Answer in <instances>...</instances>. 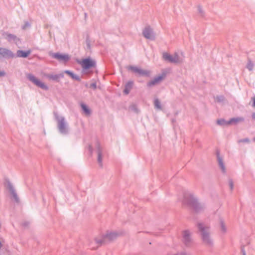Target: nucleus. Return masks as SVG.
Here are the masks:
<instances>
[{
  "mask_svg": "<svg viewBox=\"0 0 255 255\" xmlns=\"http://www.w3.org/2000/svg\"><path fill=\"white\" fill-rule=\"evenodd\" d=\"M116 236L117 234L115 233L100 234L95 237L94 239H89L87 242V245L91 250H97L107 242L113 240Z\"/></svg>",
  "mask_w": 255,
  "mask_h": 255,
  "instance_id": "f257e3e1",
  "label": "nucleus"
},
{
  "mask_svg": "<svg viewBox=\"0 0 255 255\" xmlns=\"http://www.w3.org/2000/svg\"><path fill=\"white\" fill-rule=\"evenodd\" d=\"M197 226L198 233L203 243L207 245H212L213 240L211 235L210 227L202 223H198Z\"/></svg>",
  "mask_w": 255,
  "mask_h": 255,
  "instance_id": "f03ea898",
  "label": "nucleus"
},
{
  "mask_svg": "<svg viewBox=\"0 0 255 255\" xmlns=\"http://www.w3.org/2000/svg\"><path fill=\"white\" fill-rule=\"evenodd\" d=\"M184 202L188 205L195 211H197L201 208L197 199L192 196H188L185 198Z\"/></svg>",
  "mask_w": 255,
  "mask_h": 255,
  "instance_id": "7ed1b4c3",
  "label": "nucleus"
},
{
  "mask_svg": "<svg viewBox=\"0 0 255 255\" xmlns=\"http://www.w3.org/2000/svg\"><path fill=\"white\" fill-rule=\"evenodd\" d=\"M163 57L165 60L171 63H177L182 61V60L176 54L171 55L167 53H165L163 54Z\"/></svg>",
  "mask_w": 255,
  "mask_h": 255,
  "instance_id": "20e7f679",
  "label": "nucleus"
},
{
  "mask_svg": "<svg viewBox=\"0 0 255 255\" xmlns=\"http://www.w3.org/2000/svg\"><path fill=\"white\" fill-rule=\"evenodd\" d=\"M27 77L30 81H31L37 87H39L44 90L48 89V87L46 85H45L43 83L39 81L33 75L29 74L27 76Z\"/></svg>",
  "mask_w": 255,
  "mask_h": 255,
  "instance_id": "39448f33",
  "label": "nucleus"
},
{
  "mask_svg": "<svg viewBox=\"0 0 255 255\" xmlns=\"http://www.w3.org/2000/svg\"><path fill=\"white\" fill-rule=\"evenodd\" d=\"M128 69L129 70H131L133 72L137 73L139 75L148 76L150 74V72L149 71L143 70L135 66H128Z\"/></svg>",
  "mask_w": 255,
  "mask_h": 255,
  "instance_id": "423d86ee",
  "label": "nucleus"
},
{
  "mask_svg": "<svg viewBox=\"0 0 255 255\" xmlns=\"http://www.w3.org/2000/svg\"><path fill=\"white\" fill-rule=\"evenodd\" d=\"M80 64L85 69H89L95 65L94 62L90 59H83L80 62Z\"/></svg>",
  "mask_w": 255,
  "mask_h": 255,
  "instance_id": "0eeeda50",
  "label": "nucleus"
},
{
  "mask_svg": "<svg viewBox=\"0 0 255 255\" xmlns=\"http://www.w3.org/2000/svg\"><path fill=\"white\" fill-rule=\"evenodd\" d=\"M144 36L147 39H150L152 37V30L150 27H146L143 31Z\"/></svg>",
  "mask_w": 255,
  "mask_h": 255,
  "instance_id": "6e6552de",
  "label": "nucleus"
},
{
  "mask_svg": "<svg viewBox=\"0 0 255 255\" xmlns=\"http://www.w3.org/2000/svg\"><path fill=\"white\" fill-rule=\"evenodd\" d=\"M0 55L3 57H12V52L5 48H0Z\"/></svg>",
  "mask_w": 255,
  "mask_h": 255,
  "instance_id": "1a4fd4ad",
  "label": "nucleus"
},
{
  "mask_svg": "<svg viewBox=\"0 0 255 255\" xmlns=\"http://www.w3.org/2000/svg\"><path fill=\"white\" fill-rule=\"evenodd\" d=\"M53 57L60 61H66L69 60V57L67 55H62L56 53L53 55Z\"/></svg>",
  "mask_w": 255,
  "mask_h": 255,
  "instance_id": "9d476101",
  "label": "nucleus"
},
{
  "mask_svg": "<svg viewBox=\"0 0 255 255\" xmlns=\"http://www.w3.org/2000/svg\"><path fill=\"white\" fill-rule=\"evenodd\" d=\"M163 79V77L162 76H158L157 77L154 78L153 80L147 83V86L151 87L152 86L155 85L159 83Z\"/></svg>",
  "mask_w": 255,
  "mask_h": 255,
  "instance_id": "9b49d317",
  "label": "nucleus"
},
{
  "mask_svg": "<svg viewBox=\"0 0 255 255\" xmlns=\"http://www.w3.org/2000/svg\"><path fill=\"white\" fill-rule=\"evenodd\" d=\"M240 120H241V119H233L229 122H225L224 120H219L217 121V123L220 125H230L233 123L237 122Z\"/></svg>",
  "mask_w": 255,
  "mask_h": 255,
  "instance_id": "f8f14e48",
  "label": "nucleus"
},
{
  "mask_svg": "<svg viewBox=\"0 0 255 255\" xmlns=\"http://www.w3.org/2000/svg\"><path fill=\"white\" fill-rule=\"evenodd\" d=\"M6 188L9 190V191L10 192V193L11 195H12V196L13 197V198L15 200H17V196H16V193L14 192V190L13 188L12 185L10 183L8 182L6 184Z\"/></svg>",
  "mask_w": 255,
  "mask_h": 255,
  "instance_id": "ddd939ff",
  "label": "nucleus"
},
{
  "mask_svg": "<svg viewBox=\"0 0 255 255\" xmlns=\"http://www.w3.org/2000/svg\"><path fill=\"white\" fill-rule=\"evenodd\" d=\"M30 53V51L28 50L27 51H23L22 50H18L17 51V55L19 57H26Z\"/></svg>",
  "mask_w": 255,
  "mask_h": 255,
  "instance_id": "4468645a",
  "label": "nucleus"
},
{
  "mask_svg": "<svg viewBox=\"0 0 255 255\" xmlns=\"http://www.w3.org/2000/svg\"><path fill=\"white\" fill-rule=\"evenodd\" d=\"M183 236L185 241L189 242L191 236V233L188 230H185L183 232Z\"/></svg>",
  "mask_w": 255,
  "mask_h": 255,
  "instance_id": "2eb2a0df",
  "label": "nucleus"
},
{
  "mask_svg": "<svg viewBox=\"0 0 255 255\" xmlns=\"http://www.w3.org/2000/svg\"><path fill=\"white\" fill-rule=\"evenodd\" d=\"M58 128L61 132H64L66 130L65 124L63 120L60 121L58 124Z\"/></svg>",
  "mask_w": 255,
  "mask_h": 255,
  "instance_id": "dca6fc26",
  "label": "nucleus"
},
{
  "mask_svg": "<svg viewBox=\"0 0 255 255\" xmlns=\"http://www.w3.org/2000/svg\"><path fill=\"white\" fill-rule=\"evenodd\" d=\"M220 231L223 234L226 233L227 232V228L226 225L223 221H221L220 222Z\"/></svg>",
  "mask_w": 255,
  "mask_h": 255,
  "instance_id": "f3484780",
  "label": "nucleus"
},
{
  "mask_svg": "<svg viewBox=\"0 0 255 255\" xmlns=\"http://www.w3.org/2000/svg\"><path fill=\"white\" fill-rule=\"evenodd\" d=\"M218 159L220 167L221 168L222 171L224 172L225 171V167L224 165L222 159L220 157H218Z\"/></svg>",
  "mask_w": 255,
  "mask_h": 255,
  "instance_id": "a211bd4d",
  "label": "nucleus"
},
{
  "mask_svg": "<svg viewBox=\"0 0 255 255\" xmlns=\"http://www.w3.org/2000/svg\"><path fill=\"white\" fill-rule=\"evenodd\" d=\"M81 107L82 108V109L83 110V111H84V112L85 113V114L86 115H89L90 114V110L88 109V108H87V107L84 105V104H82L81 105Z\"/></svg>",
  "mask_w": 255,
  "mask_h": 255,
  "instance_id": "6ab92c4d",
  "label": "nucleus"
},
{
  "mask_svg": "<svg viewBox=\"0 0 255 255\" xmlns=\"http://www.w3.org/2000/svg\"><path fill=\"white\" fill-rule=\"evenodd\" d=\"M129 85L130 86H129L130 87H131V86H132V83L131 82H129V83H128L127 84V85H126V88H125V89L124 90V93H125L126 94H128L129 93V90H129V89H128V86Z\"/></svg>",
  "mask_w": 255,
  "mask_h": 255,
  "instance_id": "aec40b11",
  "label": "nucleus"
},
{
  "mask_svg": "<svg viewBox=\"0 0 255 255\" xmlns=\"http://www.w3.org/2000/svg\"><path fill=\"white\" fill-rule=\"evenodd\" d=\"M98 160L99 164L102 165V155L101 151H99L98 152Z\"/></svg>",
  "mask_w": 255,
  "mask_h": 255,
  "instance_id": "412c9836",
  "label": "nucleus"
},
{
  "mask_svg": "<svg viewBox=\"0 0 255 255\" xmlns=\"http://www.w3.org/2000/svg\"><path fill=\"white\" fill-rule=\"evenodd\" d=\"M254 63L251 61H249L247 64V67L249 70L252 71L254 68Z\"/></svg>",
  "mask_w": 255,
  "mask_h": 255,
  "instance_id": "4be33fe9",
  "label": "nucleus"
},
{
  "mask_svg": "<svg viewBox=\"0 0 255 255\" xmlns=\"http://www.w3.org/2000/svg\"><path fill=\"white\" fill-rule=\"evenodd\" d=\"M154 105L157 108L159 109H161L160 102L158 101V100L156 99L155 100Z\"/></svg>",
  "mask_w": 255,
  "mask_h": 255,
  "instance_id": "5701e85b",
  "label": "nucleus"
},
{
  "mask_svg": "<svg viewBox=\"0 0 255 255\" xmlns=\"http://www.w3.org/2000/svg\"><path fill=\"white\" fill-rule=\"evenodd\" d=\"M65 73H67L68 74H69L70 76H71L72 78H74V79H78V78L77 77V76H76L75 75H74L72 73H71V72L69 71H65Z\"/></svg>",
  "mask_w": 255,
  "mask_h": 255,
  "instance_id": "b1692460",
  "label": "nucleus"
},
{
  "mask_svg": "<svg viewBox=\"0 0 255 255\" xmlns=\"http://www.w3.org/2000/svg\"><path fill=\"white\" fill-rule=\"evenodd\" d=\"M65 73H67L68 74H69L70 76H71L72 78H74V79H78V78L77 77V76H76L75 75H74L72 73H71V72L69 71H65Z\"/></svg>",
  "mask_w": 255,
  "mask_h": 255,
  "instance_id": "393cba45",
  "label": "nucleus"
},
{
  "mask_svg": "<svg viewBox=\"0 0 255 255\" xmlns=\"http://www.w3.org/2000/svg\"><path fill=\"white\" fill-rule=\"evenodd\" d=\"M90 88L95 89L96 88V85L95 83H92L90 85Z\"/></svg>",
  "mask_w": 255,
  "mask_h": 255,
  "instance_id": "a878e982",
  "label": "nucleus"
},
{
  "mask_svg": "<svg viewBox=\"0 0 255 255\" xmlns=\"http://www.w3.org/2000/svg\"><path fill=\"white\" fill-rule=\"evenodd\" d=\"M230 186L231 189L233 188V183L232 181L230 182Z\"/></svg>",
  "mask_w": 255,
  "mask_h": 255,
  "instance_id": "bb28decb",
  "label": "nucleus"
},
{
  "mask_svg": "<svg viewBox=\"0 0 255 255\" xmlns=\"http://www.w3.org/2000/svg\"><path fill=\"white\" fill-rule=\"evenodd\" d=\"M253 107H255V97L253 98Z\"/></svg>",
  "mask_w": 255,
  "mask_h": 255,
  "instance_id": "cd10ccee",
  "label": "nucleus"
},
{
  "mask_svg": "<svg viewBox=\"0 0 255 255\" xmlns=\"http://www.w3.org/2000/svg\"><path fill=\"white\" fill-rule=\"evenodd\" d=\"M5 74L4 72L0 71V77L2 76Z\"/></svg>",
  "mask_w": 255,
  "mask_h": 255,
  "instance_id": "c85d7f7f",
  "label": "nucleus"
},
{
  "mask_svg": "<svg viewBox=\"0 0 255 255\" xmlns=\"http://www.w3.org/2000/svg\"><path fill=\"white\" fill-rule=\"evenodd\" d=\"M2 240L1 239H0V249H1V247H2Z\"/></svg>",
  "mask_w": 255,
  "mask_h": 255,
  "instance_id": "c756f323",
  "label": "nucleus"
},
{
  "mask_svg": "<svg viewBox=\"0 0 255 255\" xmlns=\"http://www.w3.org/2000/svg\"><path fill=\"white\" fill-rule=\"evenodd\" d=\"M252 118L253 119L255 120V112L252 114Z\"/></svg>",
  "mask_w": 255,
  "mask_h": 255,
  "instance_id": "7c9ffc66",
  "label": "nucleus"
},
{
  "mask_svg": "<svg viewBox=\"0 0 255 255\" xmlns=\"http://www.w3.org/2000/svg\"><path fill=\"white\" fill-rule=\"evenodd\" d=\"M129 86H130L129 85L128 86V89L129 90H130V89H131V87H130Z\"/></svg>",
  "mask_w": 255,
  "mask_h": 255,
  "instance_id": "2f4dec72",
  "label": "nucleus"
},
{
  "mask_svg": "<svg viewBox=\"0 0 255 255\" xmlns=\"http://www.w3.org/2000/svg\"><path fill=\"white\" fill-rule=\"evenodd\" d=\"M254 140L255 141V138H254Z\"/></svg>",
  "mask_w": 255,
  "mask_h": 255,
  "instance_id": "473e14b6",
  "label": "nucleus"
},
{
  "mask_svg": "<svg viewBox=\"0 0 255 255\" xmlns=\"http://www.w3.org/2000/svg\"><path fill=\"white\" fill-rule=\"evenodd\" d=\"M244 255H245V254H244Z\"/></svg>",
  "mask_w": 255,
  "mask_h": 255,
  "instance_id": "72a5a7b5",
  "label": "nucleus"
}]
</instances>
